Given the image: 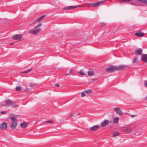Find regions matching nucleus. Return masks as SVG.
Masks as SVG:
<instances>
[{
  "mask_svg": "<svg viewBox=\"0 0 147 147\" xmlns=\"http://www.w3.org/2000/svg\"><path fill=\"white\" fill-rule=\"evenodd\" d=\"M69 73H66V74H65V76H67V75H69Z\"/></svg>",
  "mask_w": 147,
  "mask_h": 147,
  "instance_id": "obj_41",
  "label": "nucleus"
},
{
  "mask_svg": "<svg viewBox=\"0 0 147 147\" xmlns=\"http://www.w3.org/2000/svg\"><path fill=\"white\" fill-rule=\"evenodd\" d=\"M105 1H102L95 3H92V7H97L103 3L105 2Z\"/></svg>",
  "mask_w": 147,
  "mask_h": 147,
  "instance_id": "obj_6",
  "label": "nucleus"
},
{
  "mask_svg": "<svg viewBox=\"0 0 147 147\" xmlns=\"http://www.w3.org/2000/svg\"><path fill=\"white\" fill-rule=\"evenodd\" d=\"M120 130L123 132H131L132 131V128L130 126H126L122 127Z\"/></svg>",
  "mask_w": 147,
  "mask_h": 147,
  "instance_id": "obj_2",
  "label": "nucleus"
},
{
  "mask_svg": "<svg viewBox=\"0 0 147 147\" xmlns=\"http://www.w3.org/2000/svg\"><path fill=\"white\" fill-rule=\"evenodd\" d=\"M114 110L115 112L119 115H122L123 113L120 108L116 107L114 109Z\"/></svg>",
  "mask_w": 147,
  "mask_h": 147,
  "instance_id": "obj_7",
  "label": "nucleus"
},
{
  "mask_svg": "<svg viewBox=\"0 0 147 147\" xmlns=\"http://www.w3.org/2000/svg\"><path fill=\"white\" fill-rule=\"evenodd\" d=\"M133 62L134 63H138V60L136 57L134 58Z\"/></svg>",
  "mask_w": 147,
  "mask_h": 147,
  "instance_id": "obj_23",
  "label": "nucleus"
},
{
  "mask_svg": "<svg viewBox=\"0 0 147 147\" xmlns=\"http://www.w3.org/2000/svg\"><path fill=\"white\" fill-rule=\"evenodd\" d=\"M112 123V122L111 121H109L107 120H105L101 123V124L102 127H105L109 123L111 124Z\"/></svg>",
  "mask_w": 147,
  "mask_h": 147,
  "instance_id": "obj_4",
  "label": "nucleus"
},
{
  "mask_svg": "<svg viewBox=\"0 0 147 147\" xmlns=\"http://www.w3.org/2000/svg\"><path fill=\"white\" fill-rule=\"evenodd\" d=\"M145 85L146 87H147V81L145 82Z\"/></svg>",
  "mask_w": 147,
  "mask_h": 147,
  "instance_id": "obj_40",
  "label": "nucleus"
},
{
  "mask_svg": "<svg viewBox=\"0 0 147 147\" xmlns=\"http://www.w3.org/2000/svg\"><path fill=\"white\" fill-rule=\"evenodd\" d=\"M10 119H11L12 121H17V119L16 117H11Z\"/></svg>",
  "mask_w": 147,
  "mask_h": 147,
  "instance_id": "obj_28",
  "label": "nucleus"
},
{
  "mask_svg": "<svg viewBox=\"0 0 147 147\" xmlns=\"http://www.w3.org/2000/svg\"><path fill=\"white\" fill-rule=\"evenodd\" d=\"M6 111H2L0 113L3 114H5L6 113Z\"/></svg>",
  "mask_w": 147,
  "mask_h": 147,
  "instance_id": "obj_34",
  "label": "nucleus"
},
{
  "mask_svg": "<svg viewBox=\"0 0 147 147\" xmlns=\"http://www.w3.org/2000/svg\"><path fill=\"white\" fill-rule=\"evenodd\" d=\"M75 113H71L69 115V117H73L74 115H75Z\"/></svg>",
  "mask_w": 147,
  "mask_h": 147,
  "instance_id": "obj_31",
  "label": "nucleus"
},
{
  "mask_svg": "<svg viewBox=\"0 0 147 147\" xmlns=\"http://www.w3.org/2000/svg\"><path fill=\"white\" fill-rule=\"evenodd\" d=\"M105 23H103L102 24V26H105Z\"/></svg>",
  "mask_w": 147,
  "mask_h": 147,
  "instance_id": "obj_43",
  "label": "nucleus"
},
{
  "mask_svg": "<svg viewBox=\"0 0 147 147\" xmlns=\"http://www.w3.org/2000/svg\"><path fill=\"white\" fill-rule=\"evenodd\" d=\"M33 69V68L31 67L30 68L28 69L27 70L22 72H21V74H23V73H27L29 72H30Z\"/></svg>",
  "mask_w": 147,
  "mask_h": 147,
  "instance_id": "obj_20",
  "label": "nucleus"
},
{
  "mask_svg": "<svg viewBox=\"0 0 147 147\" xmlns=\"http://www.w3.org/2000/svg\"><path fill=\"white\" fill-rule=\"evenodd\" d=\"M78 73H79L80 75L85 76V73L82 70H80L78 72Z\"/></svg>",
  "mask_w": 147,
  "mask_h": 147,
  "instance_id": "obj_25",
  "label": "nucleus"
},
{
  "mask_svg": "<svg viewBox=\"0 0 147 147\" xmlns=\"http://www.w3.org/2000/svg\"><path fill=\"white\" fill-rule=\"evenodd\" d=\"M120 134V133L118 132H115L113 133L112 137H115L118 136Z\"/></svg>",
  "mask_w": 147,
  "mask_h": 147,
  "instance_id": "obj_21",
  "label": "nucleus"
},
{
  "mask_svg": "<svg viewBox=\"0 0 147 147\" xmlns=\"http://www.w3.org/2000/svg\"><path fill=\"white\" fill-rule=\"evenodd\" d=\"M36 85V84L34 83H33V84L31 83L30 84L29 86L31 87H34V86H35Z\"/></svg>",
  "mask_w": 147,
  "mask_h": 147,
  "instance_id": "obj_30",
  "label": "nucleus"
},
{
  "mask_svg": "<svg viewBox=\"0 0 147 147\" xmlns=\"http://www.w3.org/2000/svg\"><path fill=\"white\" fill-rule=\"evenodd\" d=\"M45 122L47 123H53V121L52 120H50L49 121H45Z\"/></svg>",
  "mask_w": 147,
  "mask_h": 147,
  "instance_id": "obj_29",
  "label": "nucleus"
},
{
  "mask_svg": "<svg viewBox=\"0 0 147 147\" xmlns=\"http://www.w3.org/2000/svg\"><path fill=\"white\" fill-rule=\"evenodd\" d=\"M17 121H14L11 124L10 127L12 129H14L17 126Z\"/></svg>",
  "mask_w": 147,
  "mask_h": 147,
  "instance_id": "obj_12",
  "label": "nucleus"
},
{
  "mask_svg": "<svg viewBox=\"0 0 147 147\" xmlns=\"http://www.w3.org/2000/svg\"><path fill=\"white\" fill-rule=\"evenodd\" d=\"M88 75L90 76H92L94 74V71L91 69H90L88 72Z\"/></svg>",
  "mask_w": 147,
  "mask_h": 147,
  "instance_id": "obj_19",
  "label": "nucleus"
},
{
  "mask_svg": "<svg viewBox=\"0 0 147 147\" xmlns=\"http://www.w3.org/2000/svg\"><path fill=\"white\" fill-rule=\"evenodd\" d=\"M131 116L132 117H134L135 116V115H131Z\"/></svg>",
  "mask_w": 147,
  "mask_h": 147,
  "instance_id": "obj_45",
  "label": "nucleus"
},
{
  "mask_svg": "<svg viewBox=\"0 0 147 147\" xmlns=\"http://www.w3.org/2000/svg\"><path fill=\"white\" fill-rule=\"evenodd\" d=\"M123 1V0L122 1H120L118 2V3H122Z\"/></svg>",
  "mask_w": 147,
  "mask_h": 147,
  "instance_id": "obj_39",
  "label": "nucleus"
},
{
  "mask_svg": "<svg viewBox=\"0 0 147 147\" xmlns=\"http://www.w3.org/2000/svg\"><path fill=\"white\" fill-rule=\"evenodd\" d=\"M55 86L58 87H59V84L58 83L55 84Z\"/></svg>",
  "mask_w": 147,
  "mask_h": 147,
  "instance_id": "obj_35",
  "label": "nucleus"
},
{
  "mask_svg": "<svg viewBox=\"0 0 147 147\" xmlns=\"http://www.w3.org/2000/svg\"><path fill=\"white\" fill-rule=\"evenodd\" d=\"M74 70L73 69H71L69 73H72L73 72Z\"/></svg>",
  "mask_w": 147,
  "mask_h": 147,
  "instance_id": "obj_36",
  "label": "nucleus"
},
{
  "mask_svg": "<svg viewBox=\"0 0 147 147\" xmlns=\"http://www.w3.org/2000/svg\"><path fill=\"white\" fill-rule=\"evenodd\" d=\"M22 36V34H16L13 36L12 38L13 40H17L21 38Z\"/></svg>",
  "mask_w": 147,
  "mask_h": 147,
  "instance_id": "obj_8",
  "label": "nucleus"
},
{
  "mask_svg": "<svg viewBox=\"0 0 147 147\" xmlns=\"http://www.w3.org/2000/svg\"><path fill=\"white\" fill-rule=\"evenodd\" d=\"M12 108H13L18 106V105L17 104V102H14L13 103L12 102V105H11Z\"/></svg>",
  "mask_w": 147,
  "mask_h": 147,
  "instance_id": "obj_22",
  "label": "nucleus"
},
{
  "mask_svg": "<svg viewBox=\"0 0 147 147\" xmlns=\"http://www.w3.org/2000/svg\"><path fill=\"white\" fill-rule=\"evenodd\" d=\"M46 15H45L40 16L39 18L37 19L34 22V23H35L36 22H38V23L40 22V21H41L43 18L46 17Z\"/></svg>",
  "mask_w": 147,
  "mask_h": 147,
  "instance_id": "obj_14",
  "label": "nucleus"
},
{
  "mask_svg": "<svg viewBox=\"0 0 147 147\" xmlns=\"http://www.w3.org/2000/svg\"><path fill=\"white\" fill-rule=\"evenodd\" d=\"M28 123L26 122H24L20 124V126L22 128H25L27 126Z\"/></svg>",
  "mask_w": 147,
  "mask_h": 147,
  "instance_id": "obj_15",
  "label": "nucleus"
},
{
  "mask_svg": "<svg viewBox=\"0 0 147 147\" xmlns=\"http://www.w3.org/2000/svg\"><path fill=\"white\" fill-rule=\"evenodd\" d=\"M115 70V66H111L107 67L106 69V71L107 73H112Z\"/></svg>",
  "mask_w": 147,
  "mask_h": 147,
  "instance_id": "obj_3",
  "label": "nucleus"
},
{
  "mask_svg": "<svg viewBox=\"0 0 147 147\" xmlns=\"http://www.w3.org/2000/svg\"><path fill=\"white\" fill-rule=\"evenodd\" d=\"M42 25L41 23L38 24L34 28V29L30 31L29 33L33 35H36L40 31L41 29L39 28Z\"/></svg>",
  "mask_w": 147,
  "mask_h": 147,
  "instance_id": "obj_1",
  "label": "nucleus"
},
{
  "mask_svg": "<svg viewBox=\"0 0 147 147\" xmlns=\"http://www.w3.org/2000/svg\"><path fill=\"white\" fill-rule=\"evenodd\" d=\"M83 7L82 5H78L76 6H69L68 7H65V10H68L69 9H75L77 7Z\"/></svg>",
  "mask_w": 147,
  "mask_h": 147,
  "instance_id": "obj_10",
  "label": "nucleus"
},
{
  "mask_svg": "<svg viewBox=\"0 0 147 147\" xmlns=\"http://www.w3.org/2000/svg\"><path fill=\"white\" fill-rule=\"evenodd\" d=\"M14 44V43H11L10 44L11 45H13Z\"/></svg>",
  "mask_w": 147,
  "mask_h": 147,
  "instance_id": "obj_44",
  "label": "nucleus"
},
{
  "mask_svg": "<svg viewBox=\"0 0 147 147\" xmlns=\"http://www.w3.org/2000/svg\"><path fill=\"white\" fill-rule=\"evenodd\" d=\"M132 0H123V1H131Z\"/></svg>",
  "mask_w": 147,
  "mask_h": 147,
  "instance_id": "obj_38",
  "label": "nucleus"
},
{
  "mask_svg": "<svg viewBox=\"0 0 147 147\" xmlns=\"http://www.w3.org/2000/svg\"><path fill=\"white\" fill-rule=\"evenodd\" d=\"M92 3L88 4V7H90L91 6H92Z\"/></svg>",
  "mask_w": 147,
  "mask_h": 147,
  "instance_id": "obj_33",
  "label": "nucleus"
},
{
  "mask_svg": "<svg viewBox=\"0 0 147 147\" xmlns=\"http://www.w3.org/2000/svg\"><path fill=\"white\" fill-rule=\"evenodd\" d=\"M142 49L141 48L138 49H136L135 52L136 54H138V55H141L142 53Z\"/></svg>",
  "mask_w": 147,
  "mask_h": 147,
  "instance_id": "obj_13",
  "label": "nucleus"
},
{
  "mask_svg": "<svg viewBox=\"0 0 147 147\" xmlns=\"http://www.w3.org/2000/svg\"><path fill=\"white\" fill-rule=\"evenodd\" d=\"M97 80V79H92V80L93 81H96Z\"/></svg>",
  "mask_w": 147,
  "mask_h": 147,
  "instance_id": "obj_42",
  "label": "nucleus"
},
{
  "mask_svg": "<svg viewBox=\"0 0 147 147\" xmlns=\"http://www.w3.org/2000/svg\"><path fill=\"white\" fill-rule=\"evenodd\" d=\"M5 103L8 106H10L12 104V102L9 99H7L5 101Z\"/></svg>",
  "mask_w": 147,
  "mask_h": 147,
  "instance_id": "obj_17",
  "label": "nucleus"
},
{
  "mask_svg": "<svg viewBox=\"0 0 147 147\" xmlns=\"http://www.w3.org/2000/svg\"><path fill=\"white\" fill-rule=\"evenodd\" d=\"M79 115V114H77V115Z\"/></svg>",
  "mask_w": 147,
  "mask_h": 147,
  "instance_id": "obj_47",
  "label": "nucleus"
},
{
  "mask_svg": "<svg viewBox=\"0 0 147 147\" xmlns=\"http://www.w3.org/2000/svg\"><path fill=\"white\" fill-rule=\"evenodd\" d=\"M141 59L144 62H147V55H142Z\"/></svg>",
  "mask_w": 147,
  "mask_h": 147,
  "instance_id": "obj_16",
  "label": "nucleus"
},
{
  "mask_svg": "<svg viewBox=\"0 0 147 147\" xmlns=\"http://www.w3.org/2000/svg\"><path fill=\"white\" fill-rule=\"evenodd\" d=\"M25 91L26 92H28L29 91V89L28 88H26L25 89Z\"/></svg>",
  "mask_w": 147,
  "mask_h": 147,
  "instance_id": "obj_37",
  "label": "nucleus"
},
{
  "mask_svg": "<svg viewBox=\"0 0 147 147\" xmlns=\"http://www.w3.org/2000/svg\"><path fill=\"white\" fill-rule=\"evenodd\" d=\"M85 94L84 92H82L81 94V96L82 97H84L85 96Z\"/></svg>",
  "mask_w": 147,
  "mask_h": 147,
  "instance_id": "obj_32",
  "label": "nucleus"
},
{
  "mask_svg": "<svg viewBox=\"0 0 147 147\" xmlns=\"http://www.w3.org/2000/svg\"><path fill=\"white\" fill-rule=\"evenodd\" d=\"M22 88L20 86H17L16 88V90L17 91H19L21 90Z\"/></svg>",
  "mask_w": 147,
  "mask_h": 147,
  "instance_id": "obj_27",
  "label": "nucleus"
},
{
  "mask_svg": "<svg viewBox=\"0 0 147 147\" xmlns=\"http://www.w3.org/2000/svg\"><path fill=\"white\" fill-rule=\"evenodd\" d=\"M110 1H111L112 0H109Z\"/></svg>",
  "mask_w": 147,
  "mask_h": 147,
  "instance_id": "obj_46",
  "label": "nucleus"
},
{
  "mask_svg": "<svg viewBox=\"0 0 147 147\" xmlns=\"http://www.w3.org/2000/svg\"><path fill=\"white\" fill-rule=\"evenodd\" d=\"M119 120V118L118 117H116L114 118L113 119V123H116L118 122Z\"/></svg>",
  "mask_w": 147,
  "mask_h": 147,
  "instance_id": "obj_24",
  "label": "nucleus"
},
{
  "mask_svg": "<svg viewBox=\"0 0 147 147\" xmlns=\"http://www.w3.org/2000/svg\"><path fill=\"white\" fill-rule=\"evenodd\" d=\"M0 128L2 130H5L7 128V124L6 123H3L0 125Z\"/></svg>",
  "mask_w": 147,
  "mask_h": 147,
  "instance_id": "obj_9",
  "label": "nucleus"
},
{
  "mask_svg": "<svg viewBox=\"0 0 147 147\" xmlns=\"http://www.w3.org/2000/svg\"><path fill=\"white\" fill-rule=\"evenodd\" d=\"M127 66L126 65H121L119 66H115V70L117 71L123 70L126 69Z\"/></svg>",
  "mask_w": 147,
  "mask_h": 147,
  "instance_id": "obj_5",
  "label": "nucleus"
},
{
  "mask_svg": "<svg viewBox=\"0 0 147 147\" xmlns=\"http://www.w3.org/2000/svg\"><path fill=\"white\" fill-rule=\"evenodd\" d=\"M99 127L100 126L98 125H95L90 127L89 128V129L91 131H94L98 129Z\"/></svg>",
  "mask_w": 147,
  "mask_h": 147,
  "instance_id": "obj_11",
  "label": "nucleus"
},
{
  "mask_svg": "<svg viewBox=\"0 0 147 147\" xmlns=\"http://www.w3.org/2000/svg\"><path fill=\"white\" fill-rule=\"evenodd\" d=\"M84 92L86 93L89 94L91 93L92 91L91 90H85Z\"/></svg>",
  "mask_w": 147,
  "mask_h": 147,
  "instance_id": "obj_26",
  "label": "nucleus"
},
{
  "mask_svg": "<svg viewBox=\"0 0 147 147\" xmlns=\"http://www.w3.org/2000/svg\"><path fill=\"white\" fill-rule=\"evenodd\" d=\"M135 34L137 36L140 37L144 35V33L141 32H136Z\"/></svg>",
  "mask_w": 147,
  "mask_h": 147,
  "instance_id": "obj_18",
  "label": "nucleus"
}]
</instances>
